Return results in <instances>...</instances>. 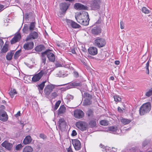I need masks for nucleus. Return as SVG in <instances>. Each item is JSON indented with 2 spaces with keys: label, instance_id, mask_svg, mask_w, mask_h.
I'll return each instance as SVG.
<instances>
[{
  "label": "nucleus",
  "instance_id": "f257e3e1",
  "mask_svg": "<svg viewBox=\"0 0 152 152\" xmlns=\"http://www.w3.org/2000/svg\"><path fill=\"white\" fill-rule=\"evenodd\" d=\"M75 17L77 21L79 23L84 26L88 24L89 19L87 12H84L82 14H76Z\"/></svg>",
  "mask_w": 152,
  "mask_h": 152
},
{
  "label": "nucleus",
  "instance_id": "f03ea898",
  "mask_svg": "<svg viewBox=\"0 0 152 152\" xmlns=\"http://www.w3.org/2000/svg\"><path fill=\"white\" fill-rule=\"evenodd\" d=\"M151 105L149 103H146L143 104L140 107L139 110L140 114L143 115L149 112L151 110Z\"/></svg>",
  "mask_w": 152,
  "mask_h": 152
},
{
  "label": "nucleus",
  "instance_id": "7ed1b4c3",
  "mask_svg": "<svg viewBox=\"0 0 152 152\" xmlns=\"http://www.w3.org/2000/svg\"><path fill=\"white\" fill-rule=\"evenodd\" d=\"M94 44L98 47L100 48L104 47L106 44V41L103 38L98 37L94 41Z\"/></svg>",
  "mask_w": 152,
  "mask_h": 152
},
{
  "label": "nucleus",
  "instance_id": "20e7f679",
  "mask_svg": "<svg viewBox=\"0 0 152 152\" xmlns=\"http://www.w3.org/2000/svg\"><path fill=\"white\" fill-rule=\"evenodd\" d=\"M83 95L84 98H85L83 102V105L85 106L91 104V100L92 98L91 95L87 93H85Z\"/></svg>",
  "mask_w": 152,
  "mask_h": 152
},
{
  "label": "nucleus",
  "instance_id": "39448f33",
  "mask_svg": "<svg viewBox=\"0 0 152 152\" xmlns=\"http://www.w3.org/2000/svg\"><path fill=\"white\" fill-rule=\"evenodd\" d=\"M102 3V0H92L91 5L92 9L94 10L99 9Z\"/></svg>",
  "mask_w": 152,
  "mask_h": 152
},
{
  "label": "nucleus",
  "instance_id": "423d86ee",
  "mask_svg": "<svg viewBox=\"0 0 152 152\" xmlns=\"http://www.w3.org/2000/svg\"><path fill=\"white\" fill-rule=\"evenodd\" d=\"M75 125L77 128L82 131L86 130L87 126L86 123L84 121H81L76 122Z\"/></svg>",
  "mask_w": 152,
  "mask_h": 152
},
{
  "label": "nucleus",
  "instance_id": "0eeeda50",
  "mask_svg": "<svg viewBox=\"0 0 152 152\" xmlns=\"http://www.w3.org/2000/svg\"><path fill=\"white\" fill-rule=\"evenodd\" d=\"M74 115L76 118L80 119L84 117V113L81 110L77 109L74 111Z\"/></svg>",
  "mask_w": 152,
  "mask_h": 152
},
{
  "label": "nucleus",
  "instance_id": "6e6552de",
  "mask_svg": "<svg viewBox=\"0 0 152 152\" xmlns=\"http://www.w3.org/2000/svg\"><path fill=\"white\" fill-rule=\"evenodd\" d=\"M45 73L44 71L41 70L39 73L35 75L32 78V81L35 82L39 81Z\"/></svg>",
  "mask_w": 152,
  "mask_h": 152
},
{
  "label": "nucleus",
  "instance_id": "1a4fd4ad",
  "mask_svg": "<svg viewBox=\"0 0 152 152\" xmlns=\"http://www.w3.org/2000/svg\"><path fill=\"white\" fill-rule=\"evenodd\" d=\"M72 143L76 151H79L80 149L81 144L78 140L77 139L72 140Z\"/></svg>",
  "mask_w": 152,
  "mask_h": 152
},
{
  "label": "nucleus",
  "instance_id": "9d476101",
  "mask_svg": "<svg viewBox=\"0 0 152 152\" xmlns=\"http://www.w3.org/2000/svg\"><path fill=\"white\" fill-rule=\"evenodd\" d=\"M45 53L46 55L49 60L51 62H54L55 60V57L54 55L51 52V50H47L45 51Z\"/></svg>",
  "mask_w": 152,
  "mask_h": 152
},
{
  "label": "nucleus",
  "instance_id": "9b49d317",
  "mask_svg": "<svg viewBox=\"0 0 152 152\" xmlns=\"http://www.w3.org/2000/svg\"><path fill=\"white\" fill-rule=\"evenodd\" d=\"M38 34L36 32L34 31L30 33L26 39V41H27L32 39H35L38 38Z\"/></svg>",
  "mask_w": 152,
  "mask_h": 152
},
{
  "label": "nucleus",
  "instance_id": "f8f14e48",
  "mask_svg": "<svg viewBox=\"0 0 152 152\" xmlns=\"http://www.w3.org/2000/svg\"><path fill=\"white\" fill-rule=\"evenodd\" d=\"M8 119V116L6 112L3 110H0V120L3 121H6Z\"/></svg>",
  "mask_w": 152,
  "mask_h": 152
},
{
  "label": "nucleus",
  "instance_id": "ddd939ff",
  "mask_svg": "<svg viewBox=\"0 0 152 152\" xmlns=\"http://www.w3.org/2000/svg\"><path fill=\"white\" fill-rule=\"evenodd\" d=\"M54 88V86L52 85H50L47 86L44 89V93L47 95L50 94L53 89Z\"/></svg>",
  "mask_w": 152,
  "mask_h": 152
},
{
  "label": "nucleus",
  "instance_id": "4468645a",
  "mask_svg": "<svg viewBox=\"0 0 152 152\" xmlns=\"http://www.w3.org/2000/svg\"><path fill=\"white\" fill-rule=\"evenodd\" d=\"M34 43L33 42H27L23 45L24 48L26 50H30L32 49L34 47Z\"/></svg>",
  "mask_w": 152,
  "mask_h": 152
},
{
  "label": "nucleus",
  "instance_id": "2eb2a0df",
  "mask_svg": "<svg viewBox=\"0 0 152 152\" xmlns=\"http://www.w3.org/2000/svg\"><path fill=\"white\" fill-rule=\"evenodd\" d=\"M66 22L68 25L71 26L73 28H79L80 26L75 22L70 20H67Z\"/></svg>",
  "mask_w": 152,
  "mask_h": 152
},
{
  "label": "nucleus",
  "instance_id": "dca6fc26",
  "mask_svg": "<svg viewBox=\"0 0 152 152\" xmlns=\"http://www.w3.org/2000/svg\"><path fill=\"white\" fill-rule=\"evenodd\" d=\"M21 37L20 34L18 33L16 34L10 41L11 44H13L18 42L20 39Z\"/></svg>",
  "mask_w": 152,
  "mask_h": 152
},
{
  "label": "nucleus",
  "instance_id": "f3484780",
  "mask_svg": "<svg viewBox=\"0 0 152 152\" xmlns=\"http://www.w3.org/2000/svg\"><path fill=\"white\" fill-rule=\"evenodd\" d=\"M58 126L61 129L65 128L66 126V123L65 121L63 118H61L58 121Z\"/></svg>",
  "mask_w": 152,
  "mask_h": 152
},
{
  "label": "nucleus",
  "instance_id": "a211bd4d",
  "mask_svg": "<svg viewBox=\"0 0 152 152\" xmlns=\"http://www.w3.org/2000/svg\"><path fill=\"white\" fill-rule=\"evenodd\" d=\"M88 51L89 54L92 55H96L98 53L97 49L95 47H90L88 49Z\"/></svg>",
  "mask_w": 152,
  "mask_h": 152
},
{
  "label": "nucleus",
  "instance_id": "6ab92c4d",
  "mask_svg": "<svg viewBox=\"0 0 152 152\" xmlns=\"http://www.w3.org/2000/svg\"><path fill=\"white\" fill-rule=\"evenodd\" d=\"M69 4L65 3H62L60 5V9L63 13H65L68 9Z\"/></svg>",
  "mask_w": 152,
  "mask_h": 152
},
{
  "label": "nucleus",
  "instance_id": "aec40b11",
  "mask_svg": "<svg viewBox=\"0 0 152 152\" xmlns=\"http://www.w3.org/2000/svg\"><path fill=\"white\" fill-rule=\"evenodd\" d=\"M75 9L78 10H86L87 7L80 3H76L74 4V6Z\"/></svg>",
  "mask_w": 152,
  "mask_h": 152
},
{
  "label": "nucleus",
  "instance_id": "412c9836",
  "mask_svg": "<svg viewBox=\"0 0 152 152\" xmlns=\"http://www.w3.org/2000/svg\"><path fill=\"white\" fill-rule=\"evenodd\" d=\"M2 146L5 148L7 149L10 150L12 147V144L9 142L8 141H5L1 144Z\"/></svg>",
  "mask_w": 152,
  "mask_h": 152
},
{
  "label": "nucleus",
  "instance_id": "4be33fe9",
  "mask_svg": "<svg viewBox=\"0 0 152 152\" xmlns=\"http://www.w3.org/2000/svg\"><path fill=\"white\" fill-rule=\"evenodd\" d=\"M101 32V29L97 27H94L91 30L92 33L94 35H98L100 34Z\"/></svg>",
  "mask_w": 152,
  "mask_h": 152
},
{
  "label": "nucleus",
  "instance_id": "5701e85b",
  "mask_svg": "<svg viewBox=\"0 0 152 152\" xmlns=\"http://www.w3.org/2000/svg\"><path fill=\"white\" fill-rule=\"evenodd\" d=\"M32 139L30 136L28 135L26 137L23 141V143L24 144H27L30 143Z\"/></svg>",
  "mask_w": 152,
  "mask_h": 152
},
{
  "label": "nucleus",
  "instance_id": "b1692460",
  "mask_svg": "<svg viewBox=\"0 0 152 152\" xmlns=\"http://www.w3.org/2000/svg\"><path fill=\"white\" fill-rule=\"evenodd\" d=\"M66 111V107L64 105H62L60 107L58 110V115H60L64 113Z\"/></svg>",
  "mask_w": 152,
  "mask_h": 152
},
{
  "label": "nucleus",
  "instance_id": "393cba45",
  "mask_svg": "<svg viewBox=\"0 0 152 152\" xmlns=\"http://www.w3.org/2000/svg\"><path fill=\"white\" fill-rule=\"evenodd\" d=\"M120 121L124 125L128 124L131 122V120L127 119L124 118L122 117L120 118Z\"/></svg>",
  "mask_w": 152,
  "mask_h": 152
},
{
  "label": "nucleus",
  "instance_id": "a878e982",
  "mask_svg": "<svg viewBox=\"0 0 152 152\" xmlns=\"http://www.w3.org/2000/svg\"><path fill=\"white\" fill-rule=\"evenodd\" d=\"M108 129L109 131L113 132L115 134L117 133V132L119 131L117 127L110 126L109 128Z\"/></svg>",
  "mask_w": 152,
  "mask_h": 152
},
{
  "label": "nucleus",
  "instance_id": "bb28decb",
  "mask_svg": "<svg viewBox=\"0 0 152 152\" xmlns=\"http://www.w3.org/2000/svg\"><path fill=\"white\" fill-rule=\"evenodd\" d=\"M33 148L30 146H28L25 147L23 150V152H32Z\"/></svg>",
  "mask_w": 152,
  "mask_h": 152
},
{
  "label": "nucleus",
  "instance_id": "cd10ccee",
  "mask_svg": "<svg viewBox=\"0 0 152 152\" xmlns=\"http://www.w3.org/2000/svg\"><path fill=\"white\" fill-rule=\"evenodd\" d=\"M44 48L45 47L43 45H40L37 46L35 48V50L37 51L40 52L43 50H44Z\"/></svg>",
  "mask_w": 152,
  "mask_h": 152
},
{
  "label": "nucleus",
  "instance_id": "c85d7f7f",
  "mask_svg": "<svg viewBox=\"0 0 152 152\" xmlns=\"http://www.w3.org/2000/svg\"><path fill=\"white\" fill-rule=\"evenodd\" d=\"M46 81H43L40 84L38 85V87L39 92H40V91H42L43 90L45 86V83H46Z\"/></svg>",
  "mask_w": 152,
  "mask_h": 152
},
{
  "label": "nucleus",
  "instance_id": "c756f323",
  "mask_svg": "<svg viewBox=\"0 0 152 152\" xmlns=\"http://www.w3.org/2000/svg\"><path fill=\"white\" fill-rule=\"evenodd\" d=\"M45 53L44 52L42 53V62L44 64H45L46 63V57Z\"/></svg>",
  "mask_w": 152,
  "mask_h": 152
},
{
  "label": "nucleus",
  "instance_id": "7c9ffc66",
  "mask_svg": "<svg viewBox=\"0 0 152 152\" xmlns=\"http://www.w3.org/2000/svg\"><path fill=\"white\" fill-rule=\"evenodd\" d=\"M9 93L11 97L12 98L15 94H17V92L15 89H11Z\"/></svg>",
  "mask_w": 152,
  "mask_h": 152
},
{
  "label": "nucleus",
  "instance_id": "2f4dec72",
  "mask_svg": "<svg viewBox=\"0 0 152 152\" xmlns=\"http://www.w3.org/2000/svg\"><path fill=\"white\" fill-rule=\"evenodd\" d=\"M100 124L102 125L107 126L108 125V122L106 120H102L100 122Z\"/></svg>",
  "mask_w": 152,
  "mask_h": 152
},
{
  "label": "nucleus",
  "instance_id": "473e14b6",
  "mask_svg": "<svg viewBox=\"0 0 152 152\" xmlns=\"http://www.w3.org/2000/svg\"><path fill=\"white\" fill-rule=\"evenodd\" d=\"M142 11L145 14H148L150 13L149 10L146 7H143L142 8Z\"/></svg>",
  "mask_w": 152,
  "mask_h": 152
},
{
  "label": "nucleus",
  "instance_id": "72a5a7b5",
  "mask_svg": "<svg viewBox=\"0 0 152 152\" xmlns=\"http://www.w3.org/2000/svg\"><path fill=\"white\" fill-rule=\"evenodd\" d=\"M21 52L20 50H19L17 51L14 56V58L15 59H17L20 55V53Z\"/></svg>",
  "mask_w": 152,
  "mask_h": 152
},
{
  "label": "nucleus",
  "instance_id": "f704fd0d",
  "mask_svg": "<svg viewBox=\"0 0 152 152\" xmlns=\"http://www.w3.org/2000/svg\"><path fill=\"white\" fill-rule=\"evenodd\" d=\"M13 56V53H8L6 56V58L7 60H10L12 58Z\"/></svg>",
  "mask_w": 152,
  "mask_h": 152
},
{
  "label": "nucleus",
  "instance_id": "c9c22d12",
  "mask_svg": "<svg viewBox=\"0 0 152 152\" xmlns=\"http://www.w3.org/2000/svg\"><path fill=\"white\" fill-rule=\"evenodd\" d=\"M89 125L91 127H94L96 125V122L94 120H92L90 121Z\"/></svg>",
  "mask_w": 152,
  "mask_h": 152
},
{
  "label": "nucleus",
  "instance_id": "e433bc0d",
  "mask_svg": "<svg viewBox=\"0 0 152 152\" xmlns=\"http://www.w3.org/2000/svg\"><path fill=\"white\" fill-rule=\"evenodd\" d=\"M8 50V46L7 45H5L1 50L2 52L6 53Z\"/></svg>",
  "mask_w": 152,
  "mask_h": 152
},
{
  "label": "nucleus",
  "instance_id": "4c0bfd02",
  "mask_svg": "<svg viewBox=\"0 0 152 152\" xmlns=\"http://www.w3.org/2000/svg\"><path fill=\"white\" fill-rule=\"evenodd\" d=\"M61 103V101L60 100H58L56 102L55 105V107L54 109V110H56L58 109Z\"/></svg>",
  "mask_w": 152,
  "mask_h": 152
},
{
  "label": "nucleus",
  "instance_id": "58836bf2",
  "mask_svg": "<svg viewBox=\"0 0 152 152\" xmlns=\"http://www.w3.org/2000/svg\"><path fill=\"white\" fill-rule=\"evenodd\" d=\"M152 95V88L150 89L145 93V95L148 97Z\"/></svg>",
  "mask_w": 152,
  "mask_h": 152
},
{
  "label": "nucleus",
  "instance_id": "ea45409f",
  "mask_svg": "<svg viewBox=\"0 0 152 152\" xmlns=\"http://www.w3.org/2000/svg\"><path fill=\"white\" fill-rule=\"evenodd\" d=\"M58 95L57 92H54L52 93L51 96L52 99H55Z\"/></svg>",
  "mask_w": 152,
  "mask_h": 152
},
{
  "label": "nucleus",
  "instance_id": "a19ab883",
  "mask_svg": "<svg viewBox=\"0 0 152 152\" xmlns=\"http://www.w3.org/2000/svg\"><path fill=\"white\" fill-rule=\"evenodd\" d=\"M35 27L34 23V22L31 23L30 24L29 29L30 30H33Z\"/></svg>",
  "mask_w": 152,
  "mask_h": 152
},
{
  "label": "nucleus",
  "instance_id": "79ce46f5",
  "mask_svg": "<svg viewBox=\"0 0 152 152\" xmlns=\"http://www.w3.org/2000/svg\"><path fill=\"white\" fill-rule=\"evenodd\" d=\"M114 98L115 101L119 102L121 100V98L117 96H114Z\"/></svg>",
  "mask_w": 152,
  "mask_h": 152
},
{
  "label": "nucleus",
  "instance_id": "37998d69",
  "mask_svg": "<svg viewBox=\"0 0 152 152\" xmlns=\"http://www.w3.org/2000/svg\"><path fill=\"white\" fill-rule=\"evenodd\" d=\"M22 147L23 146L21 144H19L16 146L15 149L17 151L20 150V149H21Z\"/></svg>",
  "mask_w": 152,
  "mask_h": 152
},
{
  "label": "nucleus",
  "instance_id": "c03bdc74",
  "mask_svg": "<svg viewBox=\"0 0 152 152\" xmlns=\"http://www.w3.org/2000/svg\"><path fill=\"white\" fill-rule=\"evenodd\" d=\"M72 84V86H81V84L80 83H77L76 82H73Z\"/></svg>",
  "mask_w": 152,
  "mask_h": 152
},
{
  "label": "nucleus",
  "instance_id": "a18cd8bd",
  "mask_svg": "<svg viewBox=\"0 0 152 152\" xmlns=\"http://www.w3.org/2000/svg\"><path fill=\"white\" fill-rule=\"evenodd\" d=\"M150 142L149 140H145L142 143V145L143 146L145 147L146 145L148 143Z\"/></svg>",
  "mask_w": 152,
  "mask_h": 152
},
{
  "label": "nucleus",
  "instance_id": "49530a36",
  "mask_svg": "<svg viewBox=\"0 0 152 152\" xmlns=\"http://www.w3.org/2000/svg\"><path fill=\"white\" fill-rule=\"evenodd\" d=\"M149 66V62L148 61L146 64V73L148 74H149V71L148 69V67Z\"/></svg>",
  "mask_w": 152,
  "mask_h": 152
},
{
  "label": "nucleus",
  "instance_id": "de8ad7c7",
  "mask_svg": "<svg viewBox=\"0 0 152 152\" xmlns=\"http://www.w3.org/2000/svg\"><path fill=\"white\" fill-rule=\"evenodd\" d=\"M93 113L92 110H88L86 114L88 116H91Z\"/></svg>",
  "mask_w": 152,
  "mask_h": 152
},
{
  "label": "nucleus",
  "instance_id": "09e8293b",
  "mask_svg": "<svg viewBox=\"0 0 152 152\" xmlns=\"http://www.w3.org/2000/svg\"><path fill=\"white\" fill-rule=\"evenodd\" d=\"M120 28L121 29H123L124 28V23L122 21H121L120 22Z\"/></svg>",
  "mask_w": 152,
  "mask_h": 152
},
{
  "label": "nucleus",
  "instance_id": "8fccbe9b",
  "mask_svg": "<svg viewBox=\"0 0 152 152\" xmlns=\"http://www.w3.org/2000/svg\"><path fill=\"white\" fill-rule=\"evenodd\" d=\"M39 137L41 138L45 139L46 138L45 136L43 134H41L39 135Z\"/></svg>",
  "mask_w": 152,
  "mask_h": 152
},
{
  "label": "nucleus",
  "instance_id": "3c124183",
  "mask_svg": "<svg viewBox=\"0 0 152 152\" xmlns=\"http://www.w3.org/2000/svg\"><path fill=\"white\" fill-rule=\"evenodd\" d=\"M4 42L2 40L0 39V49L1 48Z\"/></svg>",
  "mask_w": 152,
  "mask_h": 152
},
{
  "label": "nucleus",
  "instance_id": "603ef678",
  "mask_svg": "<svg viewBox=\"0 0 152 152\" xmlns=\"http://www.w3.org/2000/svg\"><path fill=\"white\" fill-rule=\"evenodd\" d=\"M77 134V133L75 130H73L72 135V136H75Z\"/></svg>",
  "mask_w": 152,
  "mask_h": 152
},
{
  "label": "nucleus",
  "instance_id": "864d4df0",
  "mask_svg": "<svg viewBox=\"0 0 152 152\" xmlns=\"http://www.w3.org/2000/svg\"><path fill=\"white\" fill-rule=\"evenodd\" d=\"M67 149V152H73L71 146H70L69 148Z\"/></svg>",
  "mask_w": 152,
  "mask_h": 152
},
{
  "label": "nucleus",
  "instance_id": "5fc2aeb1",
  "mask_svg": "<svg viewBox=\"0 0 152 152\" xmlns=\"http://www.w3.org/2000/svg\"><path fill=\"white\" fill-rule=\"evenodd\" d=\"M4 6L0 4V12H1L3 10V8Z\"/></svg>",
  "mask_w": 152,
  "mask_h": 152
},
{
  "label": "nucleus",
  "instance_id": "6e6d98bb",
  "mask_svg": "<svg viewBox=\"0 0 152 152\" xmlns=\"http://www.w3.org/2000/svg\"><path fill=\"white\" fill-rule=\"evenodd\" d=\"M74 75L75 77H77L78 76V74L77 72H74Z\"/></svg>",
  "mask_w": 152,
  "mask_h": 152
},
{
  "label": "nucleus",
  "instance_id": "4d7b16f0",
  "mask_svg": "<svg viewBox=\"0 0 152 152\" xmlns=\"http://www.w3.org/2000/svg\"><path fill=\"white\" fill-rule=\"evenodd\" d=\"M118 111L120 112H123L122 110L120 107H118Z\"/></svg>",
  "mask_w": 152,
  "mask_h": 152
},
{
  "label": "nucleus",
  "instance_id": "13d9d810",
  "mask_svg": "<svg viewBox=\"0 0 152 152\" xmlns=\"http://www.w3.org/2000/svg\"><path fill=\"white\" fill-rule=\"evenodd\" d=\"M115 63L116 65H118L120 63V62L118 61H115Z\"/></svg>",
  "mask_w": 152,
  "mask_h": 152
},
{
  "label": "nucleus",
  "instance_id": "bf43d9fd",
  "mask_svg": "<svg viewBox=\"0 0 152 152\" xmlns=\"http://www.w3.org/2000/svg\"><path fill=\"white\" fill-rule=\"evenodd\" d=\"M0 108L1 109H4L5 108V107L4 105H1V106Z\"/></svg>",
  "mask_w": 152,
  "mask_h": 152
},
{
  "label": "nucleus",
  "instance_id": "052dcab7",
  "mask_svg": "<svg viewBox=\"0 0 152 152\" xmlns=\"http://www.w3.org/2000/svg\"><path fill=\"white\" fill-rule=\"evenodd\" d=\"M71 52L73 53H75V51L74 49H72L71 50Z\"/></svg>",
  "mask_w": 152,
  "mask_h": 152
},
{
  "label": "nucleus",
  "instance_id": "680f3d73",
  "mask_svg": "<svg viewBox=\"0 0 152 152\" xmlns=\"http://www.w3.org/2000/svg\"><path fill=\"white\" fill-rule=\"evenodd\" d=\"M110 80H114V77L113 76H111V77H110Z\"/></svg>",
  "mask_w": 152,
  "mask_h": 152
},
{
  "label": "nucleus",
  "instance_id": "e2e57ef3",
  "mask_svg": "<svg viewBox=\"0 0 152 152\" xmlns=\"http://www.w3.org/2000/svg\"><path fill=\"white\" fill-rule=\"evenodd\" d=\"M3 102V103H4V102H5V101H4Z\"/></svg>",
  "mask_w": 152,
  "mask_h": 152
},
{
  "label": "nucleus",
  "instance_id": "0e129e2a",
  "mask_svg": "<svg viewBox=\"0 0 152 152\" xmlns=\"http://www.w3.org/2000/svg\"><path fill=\"white\" fill-rule=\"evenodd\" d=\"M102 145L101 144V145H100V146H101Z\"/></svg>",
  "mask_w": 152,
  "mask_h": 152
},
{
  "label": "nucleus",
  "instance_id": "69168bd1",
  "mask_svg": "<svg viewBox=\"0 0 152 152\" xmlns=\"http://www.w3.org/2000/svg\"><path fill=\"white\" fill-rule=\"evenodd\" d=\"M19 113H20V112H18Z\"/></svg>",
  "mask_w": 152,
  "mask_h": 152
}]
</instances>
